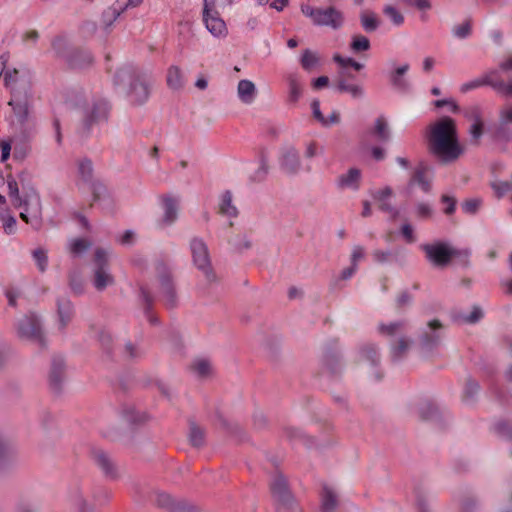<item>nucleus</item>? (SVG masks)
I'll return each instance as SVG.
<instances>
[{"label":"nucleus","mask_w":512,"mask_h":512,"mask_svg":"<svg viewBox=\"0 0 512 512\" xmlns=\"http://www.w3.org/2000/svg\"><path fill=\"white\" fill-rule=\"evenodd\" d=\"M402 250L400 248H396L392 250H381L376 249L372 252L373 260L378 264H385L391 260L399 261L401 258Z\"/></svg>","instance_id":"obj_34"},{"label":"nucleus","mask_w":512,"mask_h":512,"mask_svg":"<svg viewBox=\"0 0 512 512\" xmlns=\"http://www.w3.org/2000/svg\"><path fill=\"white\" fill-rule=\"evenodd\" d=\"M162 204L164 209L163 222L166 225H172L178 218V199L170 195H164Z\"/></svg>","instance_id":"obj_26"},{"label":"nucleus","mask_w":512,"mask_h":512,"mask_svg":"<svg viewBox=\"0 0 512 512\" xmlns=\"http://www.w3.org/2000/svg\"><path fill=\"white\" fill-rule=\"evenodd\" d=\"M499 123L507 126L512 124V105H506L500 110Z\"/></svg>","instance_id":"obj_64"},{"label":"nucleus","mask_w":512,"mask_h":512,"mask_svg":"<svg viewBox=\"0 0 512 512\" xmlns=\"http://www.w3.org/2000/svg\"><path fill=\"white\" fill-rule=\"evenodd\" d=\"M337 507V496L332 488L324 485L321 493V511L334 512Z\"/></svg>","instance_id":"obj_33"},{"label":"nucleus","mask_w":512,"mask_h":512,"mask_svg":"<svg viewBox=\"0 0 512 512\" xmlns=\"http://www.w3.org/2000/svg\"><path fill=\"white\" fill-rule=\"evenodd\" d=\"M154 267L165 306L168 309L177 307L178 296L170 265L160 258L155 261Z\"/></svg>","instance_id":"obj_6"},{"label":"nucleus","mask_w":512,"mask_h":512,"mask_svg":"<svg viewBox=\"0 0 512 512\" xmlns=\"http://www.w3.org/2000/svg\"><path fill=\"white\" fill-rule=\"evenodd\" d=\"M323 364L331 375H336L341 371L340 356L335 351L328 350L324 354Z\"/></svg>","instance_id":"obj_37"},{"label":"nucleus","mask_w":512,"mask_h":512,"mask_svg":"<svg viewBox=\"0 0 512 512\" xmlns=\"http://www.w3.org/2000/svg\"><path fill=\"white\" fill-rule=\"evenodd\" d=\"M370 47H371L370 40L366 36L361 35V34L352 36V40L350 43V49L354 53H360L363 51H367L370 49Z\"/></svg>","instance_id":"obj_47"},{"label":"nucleus","mask_w":512,"mask_h":512,"mask_svg":"<svg viewBox=\"0 0 512 512\" xmlns=\"http://www.w3.org/2000/svg\"><path fill=\"white\" fill-rule=\"evenodd\" d=\"M3 73L4 85L10 89L12 98H27L30 84L26 75L17 69H7Z\"/></svg>","instance_id":"obj_13"},{"label":"nucleus","mask_w":512,"mask_h":512,"mask_svg":"<svg viewBox=\"0 0 512 512\" xmlns=\"http://www.w3.org/2000/svg\"><path fill=\"white\" fill-rule=\"evenodd\" d=\"M460 317L464 323L475 324L482 319L483 311L479 306H474L471 313L461 315Z\"/></svg>","instance_id":"obj_59"},{"label":"nucleus","mask_w":512,"mask_h":512,"mask_svg":"<svg viewBox=\"0 0 512 512\" xmlns=\"http://www.w3.org/2000/svg\"><path fill=\"white\" fill-rule=\"evenodd\" d=\"M289 84V93H288V103L296 104L302 95V87L298 82L297 78L293 75L288 78Z\"/></svg>","instance_id":"obj_45"},{"label":"nucleus","mask_w":512,"mask_h":512,"mask_svg":"<svg viewBox=\"0 0 512 512\" xmlns=\"http://www.w3.org/2000/svg\"><path fill=\"white\" fill-rule=\"evenodd\" d=\"M155 503L168 512H200V508L194 503L183 498H174L166 492H157Z\"/></svg>","instance_id":"obj_15"},{"label":"nucleus","mask_w":512,"mask_h":512,"mask_svg":"<svg viewBox=\"0 0 512 512\" xmlns=\"http://www.w3.org/2000/svg\"><path fill=\"white\" fill-rule=\"evenodd\" d=\"M300 63L304 70L310 71L319 64V57L317 53L310 49H305L302 53Z\"/></svg>","instance_id":"obj_46"},{"label":"nucleus","mask_w":512,"mask_h":512,"mask_svg":"<svg viewBox=\"0 0 512 512\" xmlns=\"http://www.w3.org/2000/svg\"><path fill=\"white\" fill-rule=\"evenodd\" d=\"M493 89L506 97L512 96V82L506 84L504 81L498 80L496 77L494 78Z\"/></svg>","instance_id":"obj_62"},{"label":"nucleus","mask_w":512,"mask_h":512,"mask_svg":"<svg viewBox=\"0 0 512 512\" xmlns=\"http://www.w3.org/2000/svg\"><path fill=\"white\" fill-rule=\"evenodd\" d=\"M237 94L239 99L244 104H251L254 102L257 90L255 84L247 79L240 80L237 86Z\"/></svg>","instance_id":"obj_27"},{"label":"nucleus","mask_w":512,"mask_h":512,"mask_svg":"<svg viewBox=\"0 0 512 512\" xmlns=\"http://www.w3.org/2000/svg\"><path fill=\"white\" fill-rule=\"evenodd\" d=\"M93 172V163L89 158H83L78 161V175L83 182L89 184L92 191V199L94 202H98L106 195L107 190L103 184L94 181Z\"/></svg>","instance_id":"obj_16"},{"label":"nucleus","mask_w":512,"mask_h":512,"mask_svg":"<svg viewBox=\"0 0 512 512\" xmlns=\"http://www.w3.org/2000/svg\"><path fill=\"white\" fill-rule=\"evenodd\" d=\"M270 491L276 503L277 512H301L288 484L287 478L276 472L270 481Z\"/></svg>","instance_id":"obj_4"},{"label":"nucleus","mask_w":512,"mask_h":512,"mask_svg":"<svg viewBox=\"0 0 512 512\" xmlns=\"http://www.w3.org/2000/svg\"><path fill=\"white\" fill-rule=\"evenodd\" d=\"M361 358L368 361L372 366H377L380 362L378 348L374 344H365L360 348Z\"/></svg>","instance_id":"obj_38"},{"label":"nucleus","mask_w":512,"mask_h":512,"mask_svg":"<svg viewBox=\"0 0 512 512\" xmlns=\"http://www.w3.org/2000/svg\"><path fill=\"white\" fill-rule=\"evenodd\" d=\"M110 106L105 100H98L93 102L92 106L84 111L83 120L79 129L81 137L87 138L94 127V125L106 122L108 119Z\"/></svg>","instance_id":"obj_10"},{"label":"nucleus","mask_w":512,"mask_h":512,"mask_svg":"<svg viewBox=\"0 0 512 512\" xmlns=\"http://www.w3.org/2000/svg\"><path fill=\"white\" fill-rule=\"evenodd\" d=\"M410 344H411V341L406 339L405 337H401V338H399L397 343L391 344V346H390L391 360L393 362L400 361L406 355Z\"/></svg>","instance_id":"obj_36"},{"label":"nucleus","mask_w":512,"mask_h":512,"mask_svg":"<svg viewBox=\"0 0 512 512\" xmlns=\"http://www.w3.org/2000/svg\"><path fill=\"white\" fill-rule=\"evenodd\" d=\"M23 211L20 213V218L31 227L38 231L42 228V203L39 194L33 193L29 197H24L22 200Z\"/></svg>","instance_id":"obj_12"},{"label":"nucleus","mask_w":512,"mask_h":512,"mask_svg":"<svg viewBox=\"0 0 512 512\" xmlns=\"http://www.w3.org/2000/svg\"><path fill=\"white\" fill-rule=\"evenodd\" d=\"M65 362L61 356H54L49 373V384L55 393H59L64 379Z\"/></svg>","instance_id":"obj_22"},{"label":"nucleus","mask_w":512,"mask_h":512,"mask_svg":"<svg viewBox=\"0 0 512 512\" xmlns=\"http://www.w3.org/2000/svg\"><path fill=\"white\" fill-rule=\"evenodd\" d=\"M494 431L498 436L512 441V423L504 420L498 421L494 425Z\"/></svg>","instance_id":"obj_53"},{"label":"nucleus","mask_w":512,"mask_h":512,"mask_svg":"<svg viewBox=\"0 0 512 512\" xmlns=\"http://www.w3.org/2000/svg\"><path fill=\"white\" fill-rule=\"evenodd\" d=\"M166 82L170 89L178 91L184 87V77L181 69L172 65L167 70Z\"/></svg>","instance_id":"obj_31"},{"label":"nucleus","mask_w":512,"mask_h":512,"mask_svg":"<svg viewBox=\"0 0 512 512\" xmlns=\"http://www.w3.org/2000/svg\"><path fill=\"white\" fill-rule=\"evenodd\" d=\"M361 181V171L358 168H350L347 173L337 178V186L340 189L358 190Z\"/></svg>","instance_id":"obj_25"},{"label":"nucleus","mask_w":512,"mask_h":512,"mask_svg":"<svg viewBox=\"0 0 512 512\" xmlns=\"http://www.w3.org/2000/svg\"><path fill=\"white\" fill-rule=\"evenodd\" d=\"M15 119L13 120L14 130L23 138L29 139L36 132L35 119L30 115L27 98H15L9 101Z\"/></svg>","instance_id":"obj_5"},{"label":"nucleus","mask_w":512,"mask_h":512,"mask_svg":"<svg viewBox=\"0 0 512 512\" xmlns=\"http://www.w3.org/2000/svg\"><path fill=\"white\" fill-rule=\"evenodd\" d=\"M8 194L11 199V203L15 208L22 207L23 199L19 193V183L13 175H8L7 179Z\"/></svg>","instance_id":"obj_35"},{"label":"nucleus","mask_w":512,"mask_h":512,"mask_svg":"<svg viewBox=\"0 0 512 512\" xmlns=\"http://www.w3.org/2000/svg\"><path fill=\"white\" fill-rule=\"evenodd\" d=\"M92 284L97 291H104L107 287L115 284L114 276L111 273L107 252L97 248L93 258Z\"/></svg>","instance_id":"obj_9"},{"label":"nucleus","mask_w":512,"mask_h":512,"mask_svg":"<svg viewBox=\"0 0 512 512\" xmlns=\"http://www.w3.org/2000/svg\"><path fill=\"white\" fill-rule=\"evenodd\" d=\"M52 48L57 57L63 59L72 69H83L91 66L94 62V57L90 51L83 48L70 47L62 37H57L53 40Z\"/></svg>","instance_id":"obj_3"},{"label":"nucleus","mask_w":512,"mask_h":512,"mask_svg":"<svg viewBox=\"0 0 512 512\" xmlns=\"http://www.w3.org/2000/svg\"><path fill=\"white\" fill-rule=\"evenodd\" d=\"M421 419L425 421H432L437 419L439 412L438 408L431 402H426L419 408Z\"/></svg>","instance_id":"obj_49"},{"label":"nucleus","mask_w":512,"mask_h":512,"mask_svg":"<svg viewBox=\"0 0 512 512\" xmlns=\"http://www.w3.org/2000/svg\"><path fill=\"white\" fill-rule=\"evenodd\" d=\"M91 246V243L84 239H75L72 241L70 245V250L72 253L79 255L87 251Z\"/></svg>","instance_id":"obj_60"},{"label":"nucleus","mask_w":512,"mask_h":512,"mask_svg":"<svg viewBox=\"0 0 512 512\" xmlns=\"http://www.w3.org/2000/svg\"><path fill=\"white\" fill-rule=\"evenodd\" d=\"M91 457L94 464L101 469L106 477L115 479L117 477V469L112 458L101 449H93Z\"/></svg>","instance_id":"obj_21"},{"label":"nucleus","mask_w":512,"mask_h":512,"mask_svg":"<svg viewBox=\"0 0 512 512\" xmlns=\"http://www.w3.org/2000/svg\"><path fill=\"white\" fill-rule=\"evenodd\" d=\"M279 165L286 175H297L302 167L298 151L294 147L287 148L279 159Z\"/></svg>","instance_id":"obj_18"},{"label":"nucleus","mask_w":512,"mask_h":512,"mask_svg":"<svg viewBox=\"0 0 512 512\" xmlns=\"http://www.w3.org/2000/svg\"><path fill=\"white\" fill-rule=\"evenodd\" d=\"M203 21L207 30L218 38H224L228 34V29L224 20L219 16L217 11L203 15Z\"/></svg>","instance_id":"obj_23"},{"label":"nucleus","mask_w":512,"mask_h":512,"mask_svg":"<svg viewBox=\"0 0 512 512\" xmlns=\"http://www.w3.org/2000/svg\"><path fill=\"white\" fill-rule=\"evenodd\" d=\"M381 142H388L391 138L388 122L384 116H379L374 122V127L370 131Z\"/></svg>","instance_id":"obj_32"},{"label":"nucleus","mask_w":512,"mask_h":512,"mask_svg":"<svg viewBox=\"0 0 512 512\" xmlns=\"http://www.w3.org/2000/svg\"><path fill=\"white\" fill-rule=\"evenodd\" d=\"M335 88L340 93H349L352 98L358 99L364 96V89L361 85L349 83L345 77H337Z\"/></svg>","instance_id":"obj_28"},{"label":"nucleus","mask_w":512,"mask_h":512,"mask_svg":"<svg viewBox=\"0 0 512 512\" xmlns=\"http://www.w3.org/2000/svg\"><path fill=\"white\" fill-rule=\"evenodd\" d=\"M129 82L127 95L134 105L144 104L150 96L151 77L137 67L126 64L120 67L113 76L115 87Z\"/></svg>","instance_id":"obj_2"},{"label":"nucleus","mask_w":512,"mask_h":512,"mask_svg":"<svg viewBox=\"0 0 512 512\" xmlns=\"http://www.w3.org/2000/svg\"><path fill=\"white\" fill-rule=\"evenodd\" d=\"M462 113L466 119L473 121V123L483 122L482 121V110L479 105L469 106V107L463 109Z\"/></svg>","instance_id":"obj_54"},{"label":"nucleus","mask_w":512,"mask_h":512,"mask_svg":"<svg viewBox=\"0 0 512 512\" xmlns=\"http://www.w3.org/2000/svg\"><path fill=\"white\" fill-rule=\"evenodd\" d=\"M360 22L363 29L368 33L376 31L380 25V21L374 12H362Z\"/></svg>","instance_id":"obj_40"},{"label":"nucleus","mask_w":512,"mask_h":512,"mask_svg":"<svg viewBox=\"0 0 512 512\" xmlns=\"http://www.w3.org/2000/svg\"><path fill=\"white\" fill-rule=\"evenodd\" d=\"M409 69L410 65L404 63L388 74L389 83L396 92L406 94L411 90V84L405 77Z\"/></svg>","instance_id":"obj_19"},{"label":"nucleus","mask_w":512,"mask_h":512,"mask_svg":"<svg viewBox=\"0 0 512 512\" xmlns=\"http://www.w3.org/2000/svg\"><path fill=\"white\" fill-rule=\"evenodd\" d=\"M472 33L471 19L465 20L459 25H455L452 28V34L457 39H466Z\"/></svg>","instance_id":"obj_52"},{"label":"nucleus","mask_w":512,"mask_h":512,"mask_svg":"<svg viewBox=\"0 0 512 512\" xmlns=\"http://www.w3.org/2000/svg\"><path fill=\"white\" fill-rule=\"evenodd\" d=\"M498 74L499 72L497 70H490L482 77L463 83L460 86V91L462 93H467L482 86H490L493 88L494 78L498 77Z\"/></svg>","instance_id":"obj_24"},{"label":"nucleus","mask_w":512,"mask_h":512,"mask_svg":"<svg viewBox=\"0 0 512 512\" xmlns=\"http://www.w3.org/2000/svg\"><path fill=\"white\" fill-rule=\"evenodd\" d=\"M480 391V385L477 381L472 378L466 380L463 390V400L466 403H473Z\"/></svg>","instance_id":"obj_42"},{"label":"nucleus","mask_w":512,"mask_h":512,"mask_svg":"<svg viewBox=\"0 0 512 512\" xmlns=\"http://www.w3.org/2000/svg\"><path fill=\"white\" fill-rule=\"evenodd\" d=\"M190 251L196 268L201 271L210 285L217 282V276L211 264L209 249L202 238L193 237L190 240Z\"/></svg>","instance_id":"obj_8"},{"label":"nucleus","mask_w":512,"mask_h":512,"mask_svg":"<svg viewBox=\"0 0 512 512\" xmlns=\"http://www.w3.org/2000/svg\"><path fill=\"white\" fill-rule=\"evenodd\" d=\"M18 335L45 346L40 318L35 314L24 316L18 323Z\"/></svg>","instance_id":"obj_14"},{"label":"nucleus","mask_w":512,"mask_h":512,"mask_svg":"<svg viewBox=\"0 0 512 512\" xmlns=\"http://www.w3.org/2000/svg\"><path fill=\"white\" fill-rule=\"evenodd\" d=\"M471 251L469 249H458L453 247L452 262L454 265L461 268H468L470 266Z\"/></svg>","instance_id":"obj_41"},{"label":"nucleus","mask_w":512,"mask_h":512,"mask_svg":"<svg viewBox=\"0 0 512 512\" xmlns=\"http://www.w3.org/2000/svg\"><path fill=\"white\" fill-rule=\"evenodd\" d=\"M441 203L444 205L443 212L446 215H452L456 210V199L453 196L443 194L440 198Z\"/></svg>","instance_id":"obj_58"},{"label":"nucleus","mask_w":512,"mask_h":512,"mask_svg":"<svg viewBox=\"0 0 512 512\" xmlns=\"http://www.w3.org/2000/svg\"><path fill=\"white\" fill-rule=\"evenodd\" d=\"M403 327H404V322H402V321L392 322L390 324H380L379 332L381 334H384L387 336H393L399 330H401Z\"/></svg>","instance_id":"obj_56"},{"label":"nucleus","mask_w":512,"mask_h":512,"mask_svg":"<svg viewBox=\"0 0 512 512\" xmlns=\"http://www.w3.org/2000/svg\"><path fill=\"white\" fill-rule=\"evenodd\" d=\"M269 173L268 157L265 150L259 154V167L249 177L252 183H261L265 181Z\"/></svg>","instance_id":"obj_30"},{"label":"nucleus","mask_w":512,"mask_h":512,"mask_svg":"<svg viewBox=\"0 0 512 512\" xmlns=\"http://www.w3.org/2000/svg\"><path fill=\"white\" fill-rule=\"evenodd\" d=\"M420 248L434 267L444 268L452 263L453 247L446 242L426 243L422 244Z\"/></svg>","instance_id":"obj_11"},{"label":"nucleus","mask_w":512,"mask_h":512,"mask_svg":"<svg viewBox=\"0 0 512 512\" xmlns=\"http://www.w3.org/2000/svg\"><path fill=\"white\" fill-rule=\"evenodd\" d=\"M442 337L443 325L441 322L437 319L429 321L419 336L421 349L425 352H432L440 346Z\"/></svg>","instance_id":"obj_17"},{"label":"nucleus","mask_w":512,"mask_h":512,"mask_svg":"<svg viewBox=\"0 0 512 512\" xmlns=\"http://www.w3.org/2000/svg\"><path fill=\"white\" fill-rule=\"evenodd\" d=\"M383 13L392 21L396 26L404 23L403 15L392 5H386L383 8Z\"/></svg>","instance_id":"obj_55"},{"label":"nucleus","mask_w":512,"mask_h":512,"mask_svg":"<svg viewBox=\"0 0 512 512\" xmlns=\"http://www.w3.org/2000/svg\"><path fill=\"white\" fill-rule=\"evenodd\" d=\"M301 12L309 18L315 26H326L336 30L344 23L342 12L333 6L315 8L308 4H302Z\"/></svg>","instance_id":"obj_7"},{"label":"nucleus","mask_w":512,"mask_h":512,"mask_svg":"<svg viewBox=\"0 0 512 512\" xmlns=\"http://www.w3.org/2000/svg\"><path fill=\"white\" fill-rule=\"evenodd\" d=\"M140 297L143 301V311L144 314L151 325H158L159 319L156 315L152 313V307L154 303V298L151 293L144 287L140 288Z\"/></svg>","instance_id":"obj_29"},{"label":"nucleus","mask_w":512,"mask_h":512,"mask_svg":"<svg viewBox=\"0 0 512 512\" xmlns=\"http://www.w3.org/2000/svg\"><path fill=\"white\" fill-rule=\"evenodd\" d=\"M189 441L194 447H201L205 442V433L195 422H190Z\"/></svg>","instance_id":"obj_44"},{"label":"nucleus","mask_w":512,"mask_h":512,"mask_svg":"<svg viewBox=\"0 0 512 512\" xmlns=\"http://www.w3.org/2000/svg\"><path fill=\"white\" fill-rule=\"evenodd\" d=\"M2 220L4 232L7 235L14 234L17 226L16 218L12 215H4L2 216Z\"/></svg>","instance_id":"obj_63"},{"label":"nucleus","mask_w":512,"mask_h":512,"mask_svg":"<svg viewBox=\"0 0 512 512\" xmlns=\"http://www.w3.org/2000/svg\"><path fill=\"white\" fill-rule=\"evenodd\" d=\"M220 212L228 217H237L238 215V210L232 203V193L229 190L225 191L222 196Z\"/></svg>","instance_id":"obj_43"},{"label":"nucleus","mask_w":512,"mask_h":512,"mask_svg":"<svg viewBox=\"0 0 512 512\" xmlns=\"http://www.w3.org/2000/svg\"><path fill=\"white\" fill-rule=\"evenodd\" d=\"M58 328L64 331L67 325L72 321L75 309L72 301L66 296H59L56 299Z\"/></svg>","instance_id":"obj_20"},{"label":"nucleus","mask_w":512,"mask_h":512,"mask_svg":"<svg viewBox=\"0 0 512 512\" xmlns=\"http://www.w3.org/2000/svg\"><path fill=\"white\" fill-rule=\"evenodd\" d=\"M425 172L426 167H418L413 174L412 181L416 182L424 192L428 193L431 190V183L430 180L426 177Z\"/></svg>","instance_id":"obj_48"},{"label":"nucleus","mask_w":512,"mask_h":512,"mask_svg":"<svg viewBox=\"0 0 512 512\" xmlns=\"http://www.w3.org/2000/svg\"><path fill=\"white\" fill-rule=\"evenodd\" d=\"M32 257L36 262L38 270L43 273L48 267V255L47 251L41 247L32 251Z\"/></svg>","instance_id":"obj_50"},{"label":"nucleus","mask_w":512,"mask_h":512,"mask_svg":"<svg viewBox=\"0 0 512 512\" xmlns=\"http://www.w3.org/2000/svg\"><path fill=\"white\" fill-rule=\"evenodd\" d=\"M69 287L75 295L83 294L84 282L79 272L74 271L69 273Z\"/></svg>","instance_id":"obj_51"},{"label":"nucleus","mask_w":512,"mask_h":512,"mask_svg":"<svg viewBox=\"0 0 512 512\" xmlns=\"http://www.w3.org/2000/svg\"><path fill=\"white\" fill-rule=\"evenodd\" d=\"M192 369L198 376L204 377L210 372V362L206 359H198L193 363Z\"/></svg>","instance_id":"obj_57"},{"label":"nucleus","mask_w":512,"mask_h":512,"mask_svg":"<svg viewBox=\"0 0 512 512\" xmlns=\"http://www.w3.org/2000/svg\"><path fill=\"white\" fill-rule=\"evenodd\" d=\"M493 139L500 144H508L512 140V129L507 125L498 123L493 128Z\"/></svg>","instance_id":"obj_39"},{"label":"nucleus","mask_w":512,"mask_h":512,"mask_svg":"<svg viewBox=\"0 0 512 512\" xmlns=\"http://www.w3.org/2000/svg\"><path fill=\"white\" fill-rule=\"evenodd\" d=\"M428 152L442 164L453 163L464 153L458 139L454 119L443 116L429 126L427 134Z\"/></svg>","instance_id":"obj_1"},{"label":"nucleus","mask_w":512,"mask_h":512,"mask_svg":"<svg viewBox=\"0 0 512 512\" xmlns=\"http://www.w3.org/2000/svg\"><path fill=\"white\" fill-rule=\"evenodd\" d=\"M481 205L482 200L479 198L468 199L463 202L462 209L465 213L473 215L477 213Z\"/></svg>","instance_id":"obj_61"}]
</instances>
